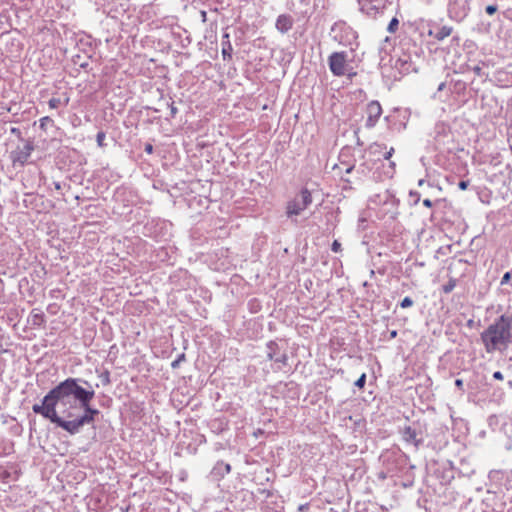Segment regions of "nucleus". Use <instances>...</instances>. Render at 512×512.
I'll use <instances>...</instances> for the list:
<instances>
[{
    "instance_id": "1",
    "label": "nucleus",
    "mask_w": 512,
    "mask_h": 512,
    "mask_svg": "<svg viewBox=\"0 0 512 512\" xmlns=\"http://www.w3.org/2000/svg\"><path fill=\"white\" fill-rule=\"evenodd\" d=\"M87 390L77 384L76 379L68 378L53 388L43 399L42 404H34L33 412L49 419L51 422L63 428V423L68 420L62 419L56 412V406L63 407L62 414L70 419L75 416L74 411L78 409L76 401L87 398Z\"/></svg>"
},
{
    "instance_id": "2",
    "label": "nucleus",
    "mask_w": 512,
    "mask_h": 512,
    "mask_svg": "<svg viewBox=\"0 0 512 512\" xmlns=\"http://www.w3.org/2000/svg\"><path fill=\"white\" fill-rule=\"evenodd\" d=\"M487 353L503 352L512 344V316L503 314L480 335Z\"/></svg>"
},
{
    "instance_id": "3",
    "label": "nucleus",
    "mask_w": 512,
    "mask_h": 512,
    "mask_svg": "<svg viewBox=\"0 0 512 512\" xmlns=\"http://www.w3.org/2000/svg\"><path fill=\"white\" fill-rule=\"evenodd\" d=\"M87 398L84 400L80 398L78 408H83L85 414L79 418L68 420L67 423H63V429L69 432L70 434H75L79 431V429L85 424H89L94 421L95 415L99 413L97 409H94L90 406V402L94 397V391L87 390Z\"/></svg>"
},
{
    "instance_id": "4",
    "label": "nucleus",
    "mask_w": 512,
    "mask_h": 512,
    "mask_svg": "<svg viewBox=\"0 0 512 512\" xmlns=\"http://www.w3.org/2000/svg\"><path fill=\"white\" fill-rule=\"evenodd\" d=\"M312 203L311 193L303 189L300 195L287 203L286 213L289 217L301 214Z\"/></svg>"
},
{
    "instance_id": "5",
    "label": "nucleus",
    "mask_w": 512,
    "mask_h": 512,
    "mask_svg": "<svg viewBox=\"0 0 512 512\" xmlns=\"http://www.w3.org/2000/svg\"><path fill=\"white\" fill-rule=\"evenodd\" d=\"M329 67L336 76H342L346 72V55L335 52L329 57Z\"/></svg>"
},
{
    "instance_id": "6",
    "label": "nucleus",
    "mask_w": 512,
    "mask_h": 512,
    "mask_svg": "<svg viewBox=\"0 0 512 512\" xmlns=\"http://www.w3.org/2000/svg\"><path fill=\"white\" fill-rule=\"evenodd\" d=\"M367 120L366 126L372 128L377 123L379 117L382 114V108L379 102L371 101L366 108Z\"/></svg>"
},
{
    "instance_id": "7",
    "label": "nucleus",
    "mask_w": 512,
    "mask_h": 512,
    "mask_svg": "<svg viewBox=\"0 0 512 512\" xmlns=\"http://www.w3.org/2000/svg\"><path fill=\"white\" fill-rule=\"evenodd\" d=\"M276 29L281 33H286L292 28L293 19L287 14L279 15L276 20Z\"/></svg>"
},
{
    "instance_id": "8",
    "label": "nucleus",
    "mask_w": 512,
    "mask_h": 512,
    "mask_svg": "<svg viewBox=\"0 0 512 512\" xmlns=\"http://www.w3.org/2000/svg\"><path fill=\"white\" fill-rule=\"evenodd\" d=\"M331 170L337 176H339L340 178H342L343 180L348 182L349 180L344 177L343 171H345V173H347V174L350 173L353 170V165H351V162L343 161V162L335 163L331 167Z\"/></svg>"
},
{
    "instance_id": "9",
    "label": "nucleus",
    "mask_w": 512,
    "mask_h": 512,
    "mask_svg": "<svg viewBox=\"0 0 512 512\" xmlns=\"http://www.w3.org/2000/svg\"><path fill=\"white\" fill-rule=\"evenodd\" d=\"M29 321L34 327H42L46 322L45 315L39 310H32L29 316Z\"/></svg>"
},
{
    "instance_id": "10",
    "label": "nucleus",
    "mask_w": 512,
    "mask_h": 512,
    "mask_svg": "<svg viewBox=\"0 0 512 512\" xmlns=\"http://www.w3.org/2000/svg\"><path fill=\"white\" fill-rule=\"evenodd\" d=\"M452 33V28L449 26H442L439 31L435 34V38L437 40H443L446 37L450 36Z\"/></svg>"
},
{
    "instance_id": "11",
    "label": "nucleus",
    "mask_w": 512,
    "mask_h": 512,
    "mask_svg": "<svg viewBox=\"0 0 512 512\" xmlns=\"http://www.w3.org/2000/svg\"><path fill=\"white\" fill-rule=\"evenodd\" d=\"M457 285V280L454 278H450V280L442 286V291L445 294H448L454 290Z\"/></svg>"
},
{
    "instance_id": "12",
    "label": "nucleus",
    "mask_w": 512,
    "mask_h": 512,
    "mask_svg": "<svg viewBox=\"0 0 512 512\" xmlns=\"http://www.w3.org/2000/svg\"><path fill=\"white\" fill-rule=\"evenodd\" d=\"M23 151L22 154L24 157L30 156L31 151L33 150V146L29 141H23Z\"/></svg>"
},
{
    "instance_id": "13",
    "label": "nucleus",
    "mask_w": 512,
    "mask_h": 512,
    "mask_svg": "<svg viewBox=\"0 0 512 512\" xmlns=\"http://www.w3.org/2000/svg\"><path fill=\"white\" fill-rule=\"evenodd\" d=\"M366 383V374L363 373L355 382V386L359 389H363Z\"/></svg>"
},
{
    "instance_id": "14",
    "label": "nucleus",
    "mask_w": 512,
    "mask_h": 512,
    "mask_svg": "<svg viewBox=\"0 0 512 512\" xmlns=\"http://www.w3.org/2000/svg\"><path fill=\"white\" fill-rule=\"evenodd\" d=\"M413 305V301L410 297H405L401 302H400V307L405 309V308H409Z\"/></svg>"
},
{
    "instance_id": "15",
    "label": "nucleus",
    "mask_w": 512,
    "mask_h": 512,
    "mask_svg": "<svg viewBox=\"0 0 512 512\" xmlns=\"http://www.w3.org/2000/svg\"><path fill=\"white\" fill-rule=\"evenodd\" d=\"M185 360V354L182 353L178 356L177 359H175L172 363H171V367L172 368H177L179 366V364Z\"/></svg>"
},
{
    "instance_id": "16",
    "label": "nucleus",
    "mask_w": 512,
    "mask_h": 512,
    "mask_svg": "<svg viewBox=\"0 0 512 512\" xmlns=\"http://www.w3.org/2000/svg\"><path fill=\"white\" fill-rule=\"evenodd\" d=\"M398 24H399L398 19L397 18H393L390 21L389 25H388V31L389 32H394L395 29L397 28Z\"/></svg>"
},
{
    "instance_id": "17",
    "label": "nucleus",
    "mask_w": 512,
    "mask_h": 512,
    "mask_svg": "<svg viewBox=\"0 0 512 512\" xmlns=\"http://www.w3.org/2000/svg\"><path fill=\"white\" fill-rule=\"evenodd\" d=\"M105 133L104 132H98L97 134V137H96V141H97V144L99 147H102L104 145V140H105Z\"/></svg>"
},
{
    "instance_id": "18",
    "label": "nucleus",
    "mask_w": 512,
    "mask_h": 512,
    "mask_svg": "<svg viewBox=\"0 0 512 512\" xmlns=\"http://www.w3.org/2000/svg\"><path fill=\"white\" fill-rule=\"evenodd\" d=\"M49 104V107L52 108V109H55L59 106L60 104V99L58 98H51L48 102Z\"/></svg>"
},
{
    "instance_id": "19",
    "label": "nucleus",
    "mask_w": 512,
    "mask_h": 512,
    "mask_svg": "<svg viewBox=\"0 0 512 512\" xmlns=\"http://www.w3.org/2000/svg\"><path fill=\"white\" fill-rule=\"evenodd\" d=\"M486 13L488 15H493L497 11V6L495 5H488L485 9Z\"/></svg>"
},
{
    "instance_id": "20",
    "label": "nucleus",
    "mask_w": 512,
    "mask_h": 512,
    "mask_svg": "<svg viewBox=\"0 0 512 512\" xmlns=\"http://www.w3.org/2000/svg\"><path fill=\"white\" fill-rule=\"evenodd\" d=\"M332 251L337 253V252H340L341 251V244L335 240L333 243H332Z\"/></svg>"
},
{
    "instance_id": "21",
    "label": "nucleus",
    "mask_w": 512,
    "mask_h": 512,
    "mask_svg": "<svg viewBox=\"0 0 512 512\" xmlns=\"http://www.w3.org/2000/svg\"><path fill=\"white\" fill-rule=\"evenodd\" d=\"M510 279H511V272H506L501 279V284L503 285V284L508 283L510 281Z\"/></svg>"
},
{
    "instance_id": "22",
    "label": "nucleus",
    "mask_w": 512,
    "mask_h": 512,
    "mask_svg": "<svg viewBox=\"0 0 512 512\" xmlns=\"http://www.w3.org/2000/svg\"><path fill=\"white\" fill-rule=\"evenodd\" d=\"M405 434H407L410 438H415V431L411 429V427H407L405 430Z\"/></svg>"
},
{
    "instance_id": "23",
    "label": "nucleus",
    "mask_w": 512,
    "mask_h": 512,
    "mask_svg": "<svg viewBox=\"0 0 512 512\" xmlns=\"http://www.w3.org/2000/svg\"><path fill=\"white\" fill-rule=\"evenodd\" d=\"M493 378L496 379V380L501 381V380L504 379V376H503V374L500 371H496L493 374Z\"/></svg>"
},
{
    "instance_id": "24",
    "label": "nucleus",
    "mask_w": 512,
    "mask_h": 512,
    "mask_svg": "<svg viewBox=\"0 0 512 512\" xmlns=\"http://www.w3.org/2000/svg\"><path fill=\"white\" fill-rule=\"evenodd\" d=\"M468 184H469V183H468V181H460V182H459V184H458V186H459V188H460L461 190H466V189H467V187H468Z\"/></svg>"
},
{
    "instance_id": "25",
    "label": "nucleus",
    "mask_w": 512,
    "mask_h": 512,
    "mask_svg": "<svg viewBox=\"0 0 512 512\" xmlns=\"http://www.w3.org/2000/svg\"><path fill=\"white\" fill-rule=\"evenodd\" d=\"M393 151H394V149L390 148V150L385 153V155H384L385 160H389L392 157Z\"/></svg>"
},
{
    "instance_id": "26",
    "label": "nucleus",
    "mask_w": 512,
    "mask_h": 512,
    "mask_svg": "<svg viewBox=\"0 0 512 512\" xmlns=\"http://www.w3.org/2000/svg\"><path fill=\"white\" fill-rule=\"evenodd\" d=\"M50 121V118L49 117H43L40 119V126L41 127H44L46 125V122H49Z\"/></svg>"
},
{
    "instance_id": "27",
    "label": "nucleus",
    "mask_w": 512,
    "mask_h": 512,
    "mask_svg": "<svg viewBox=\"0 0 512 512\" xmlns=\"http://www.w3.org/2000/svg\"><path fill=\"white\" fill-rule=\"evenodd\" d=\"M423 205L428 207V208H431L433 206L432 201L430 199H424L423 200Z\"/></svg>"
},
{
    "instance_id": "28",
    "label": "nucleus",
    "mask_w": 512,
    "mask_h": 512,
    "mask_svg": "<svg viewBox=\"0 0 512 512\" xmlns=\"http://www.w3.org/2000/svg\"><path fill=\"white\" fill-rule=\"evenodd\" d=\"M455 385L460 389L462 390L463 389V380L462 379H457L455 381Z\"/></svg>"
},
{
    "instance_id": "29",
    "label": "nucleus",
    "mask_w": 512,
    "mask_h": 512,
    "mask_svg": "<svg viewBox=\"0 0 512 512\" xmlns=\"http://www.w3.org/2000/svg\"><path fill=\"white\" fill-rule=\"evenodd\" d=\"M152 150H153V147H152V145H151V144H147V145L145 146V151H146L147 153H149V154H150V153L152 152Z\"/></svg>"
},
{
    "instance_id": "30",
    "label": "nucleus",
    "mask_w": 512,
    "mask_h": 512,
    "mask_svg": "<svg viewBox=\"0 0 512 512\" xmlns=\"http://www.w3.org/2000/svg\"><path fill=\"white\" fill-rule=\"evenodd\" d=\"M222 53H223V56H224V57H225L226 55H229V54H228V50H227L226 48H223Z\"/></svg>"
},
{
    "instance_id": "31",
    "label": "nucleus",
    "mask_w": 512,
    "mask_h": 512,
    "mask_svg": "<svg viewBox=\"0 0 512 512\" xmlns=\"http://www.w3.org/2000/svg\"><path fill=\"white\" fill-rule=\"evenodd\" d=\"M225 469L229 473L231 470V466L229 464H226Z\"/></svg>"
},
{
    "instance_id": "32",
    "label": "nucleus",
    "mask_w": 512,
    "mask_h": 512,
    "mask_svg": "<svg viewBox=\"0 0 512 512\" xmlns=\"http://www.w3.org/2000/svg\"><path fill=\"white\" fill-rule=\"evenodd\" d=\"M474 71L479 74L480 73V68L479 67H475Z\"/></svg>"
},
{
    "instance_id": "33",
    "label": "nucleus",
    "mask_w": 512,
    "mask_h": 512,
    "mask_svg": "<svg viewBox=\"0 0 512 512\" xmlns=\"http://www.w3.org/2000/svg\"><path fill=\"white\" fill-rule=\"evenodd\" d=\"M396 335H397V332H396V331H392V332H391V337H396Z\"/></svg>"
},
{
    "instance_id": "34",
    "label": "nucleus",
    "mask_w": 512,
    "mask_h": 512,
    "mask_svg": "<svg viewBox=\"0 0 512 512\" xmlns=\"http://www.w3.org/2000/svg\"><path fill=\"white\" fill-rule=\"evenodd\" d=\"M443 86H444V84L442 83V84L439 86V90L443 89Z\"/></svg>"
},
{
    "instance_id": "35",
    "label": "nucleus",
    "mask_w": 512,
    "mask_h": 512,
    "mask_svg": "<svg viewBox=\"0 0 512 512\" xmlns=\"http://www.w3.org/2000/svg\"><path fill=\"white\" fill-rule=\"evenodd\" d=\"M299 509L300 510H305V507L304 506H300Z\"/></svg>"
}]
</instances>
